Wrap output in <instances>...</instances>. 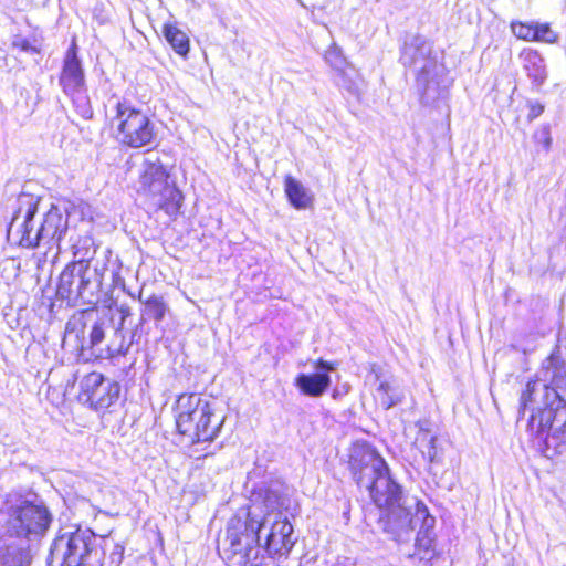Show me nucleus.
Returning <instances> with one entry per match:
<instances>
[{
    "label": "nucleus",
    "instance_id": "8",
    "mask_svg": "<svg viewBox=\"0 0 566 566\" xmlns=\"http://www.w3.org/2000/svg\"><path fill=\"white\" fill-rule=\"evenodd\" d=\"M115 111L112 122L116 126L115 137L120 145L140 148L155 140V124L145 113L134 108L126 101H118Z\"/></svg>",
    "mask_w": 566,
    "mask_h": 566
},
{
    "label": "nucleus",
    "instance_id": "1",
    "mask_svg": "<svg viewBox=\"0 0 566 566\" xmlns=\"http://www.w3.org/2000/svg\"><path fill=\"white\" fill-rule=\"evenodd\" d=\"M520 413L531 410L528 430L546 443L563 441L566 436V401L559 392L538 380L528 381L520 399Z\"/></svg>",
    "mask_w": 566,
    "mask_h": 566
},
{
    "label": "nucleus",
    "instance_id": "37",
    "mask_svg": "<svg viewBox=\"0 0 566 566\" xmlns=\"http://www.w3.org/2000/svg\"><path fill=\"white\" fill-rule=\"evenodd\" d=\"M118 312L120 313L119 326L123 327V324H124L125 319L132 315L130 308L127 305H120L118 307Z\"/></svg>",
    "mask_w": 566,
    "mask_h": 566
},
{
    "label": "nucleus",
    "instance_id": "13",
    "mask_svg": "<svg viewBox=\"0 0 566 566\" xmlns=\"http://www.w3.org/2000/svg\"><path fill=\"white\" fill-rule=\"evenodd\" d=\"M259 521L261 523V531L265 528L268 524L271 525L264 545L268 557L274 558L286 555L294 545L292 538L293 526L286 515L283 513L266 514L261 520L259 518Z\"/></svg>",
    "mask_w": 566,
    "mask_h": 566
},
{
    "label": "nucleus",
    "instance_id": "35",
    "mask_svg": "<svg viewBox=\"0 0 566 566\" xmlns=\"http://www.w3.org/2000/svg\"><path fill=\"white\" fill-rule=\"evenodd\" d=\"M528 118L534 119L538 117L544 112V106L539 102L530 101L528 102Z\"/></svg>",
    "mask_w": 566,
    "mask_h": 566
},
{
    "label": "nucleus",
    "instance_id": "17",
    "mask_svg": "<svg viewBox=\"0 0 566 566\" xmlns=\"http://www.w3.org/2000/svg\"><path fill=\"white\" fill-rule=\"evenodd\" d=\"M128 294L130 297L137 298L142 304L139 326H143L149 321H153L158 325V323H160L170 312L168 303L161 295L151 294L145 298L143 295V289L139 290L137 295L130 292Z\"/></svg>",
    "mask_w": 566,
    "mask_h": 566
},
{
    "label": "nucleus",
    "instance_id": "11",
    "mask_svg": "<svg viewBox=\"0 0 566 566\" xmlns=\"http://www.w3.org/2000/svg\"><path fill=\"white\" fill-rule=\"evenodd\" d=\"M52 516L48 509L23 501L10 509L9 527L19 537L42 536L49 528Z\"/></svg>",
    "mask_w": 566,
    "mask_h": 566
},
{
    "label": "nucleus",
    "instance_id": "5",
    "mask_svg": "<svg viewBox=\"0 0 566 566\" xmlns=\"http://www.w3.org/2000/svg\"><path fill=\"white\" fill-rule=\"evenodd\" d=\"M74 256L78 260L62 271L56 290L57 296L74 305L95 304L98 302L103 276L96 268L91 269L86 260L88 251L82 254L77 245H74Z\"/></svg>",
    "mask_w": 566,
    "mask_h": 566
},
{
    "label": "nucleus",
    "instance_id": "33",
    "mask_svg": "<svg viewBox=\"0 0 566 566\" xmlns=\"http://www.w3.org/2000/svg\"><path fill=\"white\" fill-rule=\"evenodd\" d=\"M535 140L541 144L545 151H548L552 146V136L548 127H543L534 134Z\"/></svg>",
    "mask_w": 566,
    "mask_h": 566
},
{
    "label": "nucleus",
    "instance_id": "23",
    "mask_svg": "<svg viewBox=\"0 0 566 566\" xmlns=\"http://www.w3.org/2000/svg\"><path fill=\"white\" fill-rule=\"evenodd\" d=\"M437 442V436L432 434L428 428H424L421 424L416 437V444L422 455L427 458L430 463H438L441 461V453Z\"/></svg>",
    "mask_w": 566,
    "mask_h": 566
},
{
    "label": "nucleus",
    "instance_id": "34",
    "mask_svg": "<svg viewBox=\"0 0 566 566\" xmlns=\"http://www.w3.org/2000/svg\"><path fill=\"white\" fill-rule=\"evenodd\" d=\"M534 340H535V337L534 336H531V339L528 340H523V339H516L512 345L511 347L514 349V350H517V352H522L523 354H528L531 352H533L535 349V344H534Z\"/></svg>",
    "mask_w": 566,
    "mask_h": 566
},
{
    "label": "nucleus",
    "instance_id": "16",
    "mask_svg": "<svg viewBox=\"0 0 566 566\" xmlns=\"http://www.w3.org/2000/svg\"><path fill=\"white\" fill-rule=\"evenodd\" d=\"M21 202H24L27 206L25 210L23 211L22 208L19 209L18 213L12 219L9 229H8V237L17 240V242L24 247V241L22 230H24V226L28 224L27 230H29V235L34 237L35 231L39 227V224L34 221V216L38 209V201L34 200L33 197L24 196L20 199Z\"/></svg>",
    "mask_w": 566,
    "mask_h": 566
},
{
    "label": "nucleus",
    "instance_id": "28",
    "mask_svg": "<svg viewBox=\"0 0 566 566\" xmlns=\"http://www.w3.org/2000/svg\"><path fill=\"white\" fill-rule=\"evenodd\" d=\"M432 542V535H421V533H419L415 544V552L410 557L423 562L424 564L430 563L436 556Z\"/></svg>",
    "mask_w": 566,
    "mask_h": 566
},
{
    "label": "nucleus",
    "instance_id": "30",
    "mask_svg": "<svg viewBox=\"0 0 566 566\" xmlns=\"http://www.w3.org/2000/svg\"><path fill=\"white\" fill-rule=\"evenodd\" d=\"M264 506L270 511L266 514L282 513L280 509L285 504L284 497L277 490L268 489L264 494Z\"/></svg>",
    "mask_w": 566,
    "mask_h": 566
},
{
    "label": "nucleus",
    "instance_id": "18",
    "mask_svg": "<svg viewBox=\"0 0 566 566\" xmlns=\"http://www.w3.org/2000/svg\"><path fill=\"white\" fill-rule=\"evenodd\" d=\"M542 375L544 381H539L542 384L549 381L552 385V387L547 385L549 389L558 392V389L566 388V361L562 358L559 353H553L545 359L542 367Z\"/></svg>",
    "mask_w": 566,
    "mask_h": 566
},
{
    "label": "nucleus",
    "instance_id": "7",
    "mask_svg": "<svg viewBox=\"0 0 566 566\" xmlns=\"http://www.w3.org/2000/svg\"><path fill=\"white\" fill-rule=\"evenodd\" d=\"M261 523L254 513H249L244 523V530L237 532L228 530L226 541L229 547L226 549L227 558L232 566H263L268 553L264 546L259 545Z\"/></svg>",
    "mask_w": 566,
    "mask_h": 566
},
{
    "label": "nucleus",
    "instance_id": "3",
    "mask_svg": "<svg viewBox=\"0 0 566 566\" xmlns=\"http://www.w3.org/2000/svg\"><path fill=\"white\" fill-rule=\"evenodd\" d=\"M400 61L416 74V84L422 103L429 105L442 96L447 88L446 69L438 62L429 40L416 35L406 41Z\"/></svg>",
    "mask_w": 566,
    "mask_h": 566
},
{
    "label": "nucleus",
    "instance_id": "29",
    "mask_svg": "<svg viewBox=\"0 0 566 566\" xmlns=\"http://www.w3.org/2000/svg\"><path fill=\"white\" fill-rule=\"evenodd\" d=\"M104 376L97 371H93L87 374L83 379L81 380L80 387L81 392L80 397L85 402L90 403L92 398L95 396V392L98 391L102 380Z\"/></svg>",
    "mask_w": 566,
    "mask_h": 566
},
{
    "label": "nucleus",
    "instance_id": "12",
    "mask_svg": "<svg viewBox=\"0 0 566 566\" xmlns=\"http://www.w3.org/2000/svg\"><path fill=\"white\" fill-rule=\"evenodd\" d=\"M28 224L29 223H27L24 230H22L23 235H25L23 238L24 248H35L41 243L49 247L56 245L59 248V243L67 230L66 217H64L63 211L54 205H52L44 214L34 237L29 235V230H27Z\"/></svg>",
    "mask_w": 566,
    "mask_h": 566
},
{
    "label": "nucleus",
    "instance_id": "27",
    "mask_svg": "<svg viewBox=\"0 0 566 566\" xmlns=\"http://www.w3.org/2000/svg\"><path fill=\"white\" fill-rule=\"evenodd\" d=\"M338 85L353 96H359L363 92V80L354 67L339 71Z\"/></svg>",
    "mask_w": 566,
    "mask_h": 566
},
{
    "label": "nucleus",
    "instance_id": "31",
    "mask_svg": "<svg viewBox=\"0 0 566 566\" xmlns=\"http://www.w3.org/2000/svg\"><path fill=\"white\" fill-rule=\"evenodd\" d=\"M557 40L558 34L551 29L549 24L535 22L534 41L552 44Z\"/></svg>",
    "mask_w": 566,
    "mask_h": 566
},
{
    "label": "nucleus",
    "instance_id": "20",
    "mask_svg": "<svg viewBox=\"0 0 566 566\" xmlns=\"http://www.w3.org/2000/svg\"><path fill=\"white\" fill-rule=\"evenodd\" d=\"M284 191L291 205L296 209H306L312 203L313 198L308 189L290 175L284 179Z\"/></svg>",
    "mask_w": 566,
    "mask_h": 566
},
{
    "label": "nucleus",
    "instance_id": "2",
    "mask_svg": "<svg viewBox=\"0 0 566 566\" xmlns=\"http://www.w3.org/2000/svg\"><path fill=\"white\" fill-rule=\"evenodd\" d=\"M349 468L357 485L365 488L377 506H400L402 491L389 475L385 460L368 444L357 443L350 449Z\"/></svg>",
    "mask_w": 566,
    "mask_h": 566
},
{
    "label": "nucleus",
    "instance_id": "25",
    "mask_svg": "<svg viewBox=\"0 0 566 566\" xmlns=\"http://www.w3.org/2000/svg\"><path fill=\"white\" fill-rule=\"evenodd\" d=\"M111 334L107 345L101 350L102 355L99 358H113L115 356L125 355L133 343L126 339L123 327L120 326L116 327L114 325Z\"/></svg>",
    "mask_w": 566,
    "mask_h": 566
},
{
    "label": "nucleus",
    "instance_id": "9",
    "mask_svg": "<svg viewBox=\"0 0 566 566\" xmlns=\"http://www.w3.org/2000/svg\"><path fill=\"white\" fill-rule=\"evenodd\" d=\"M77 51V44L73 41L63 59L59 84L63 93L71 98L77 114L84 119H90L93 116V109L87 94L85 72Z\"/></svg>",
    "mask_w": 566,
    "mask_h": 566
},
{
    "label": "nucleus",
    "instance_id": "21",
    "mask_svg": "<svg viewBox=\"0 0 566 566\" xmlns=\"http://www.w3.org/2000/svg\"><path fill=\"white\" fill-rule=\"evenodd\" d=\"M119 392V384L104 377L90 405L96 410L107 409L118 400Z\"/></svg>",
    "mask_w": 566,
    "mask_h": 566
},
{
    "label": "nucleus",
    "instance_id": "19",
    "mask_svg": "<svg viewBox=\"0 0 566 566\" xmlns=\"http://www.w3.org/2000/svg\"><path fill=\"white\" fill-rule=\"evenodd\" d=\"M113 328V318L106 313L97 317L90 326L88 348L96 357H101V350L107 345Z\"/></svg>",
    "mask_w": 566,
    "mask_h": 566
},
{
    "label": "nucleus",
    "instance_id": "4",
    "mask_svg": "<svg viewBox=\"0 0 566 566\" xmlns=\"http://www.w3.org/2000/svg\"><path fill=\"white\" fill-rule=\"evenodd\" d=\"M223 423L210 403L196 394L181 395L176 402V426L188 443L212 441Z\"/></svg>",
    "mask_w": 566,
    "mask_h": 566
},
{
    "label": "nucleus",
    "instance_id": "10",
    "mask_svg": "<svg viewBox=\"0 0 566 566\" xmlns=\"http://www.w3.org/2000/svg\"><path fill=\"white\" fill-rule=\"evenodd\" d=\"M95 535L90 530H77L54 539L51 547L53 559H60L61 566H84L94 548Z\"/></svg>",
    "mask_w": 566,
    "mask_h": 566
},
{
    "label": "nucleus",
    "instance_id": "22",
    "mask_svg": "<svg viewBox=\"0 0 566 566\" xmlns=\"http://www.w3.org/2000/svg\"><path fill=\"white\" fill-rule=\"evenodd\" d=\"M523 67L527 76L537 84H542L546 78V67L543 56L535 50L527 49L521 53Z\"/></svg>",
    "mask_w": 566,
    "mask_h": 566
},
{
    "label": "nucleus",
    "instance_id": "26",
    "mask_svg": "<svg viewBox=\"0 0 566 566\" xmlns=\"http://www.w3.org/2000/svg\"><path fill=\"white\" fill-rule=\"evenodd\" d=\"M163 33L167 42L171 45L177 54L184 57L187 56L190 49V43L188 35L184 31L178 29L176 25L165 24L163 28Z\"/></svg>",
    "mask_w": 566,
    "mask_h": 566
},
{
    "label": "nucleus",
    "instance_id": "24",
    "mask_svg": "<svg viewBox=\"0 0 566 566\" xmlns=\"http://www.w3.org/2000/svg\"><path fill=\"white\" fill-rule=\"evenodd\" d=\"M376 379L379 380V385L376 389L375 399L379 401L380 406L388 410L395 405L399 403L403 399V395L395 381L380 380L378 374L375 375Z\"/></svg>",
    "mask_w": 566,
    "mask_h": 566
},
{
    "label": "nucleus",
    "instance_id": "6",
    "mask_svg": "<svg viewBox=\"0 0 566 566\" xmlns=\"http://www.w3.org/2000/svg\"><path fill=\"white\" fill-rule=\"evenodd\" d=\"M137 192L154 209L164 210L168 216L179 212L182 193L168 181V175L159 161L145 160L139 170Z\"/></svg>",
    "mask_w": 566,
    "mask_h": 566
},
{
    "label": "nucleus",
    "instance_id": "14",
    "mask_svg": "<svg viewBox=\"0 0 566 566\" xmlns=\"http://www.w3.org/2000/svg\"><path fill=\"white\" fill-rule=\"evenodd\" d=\"M416 504L417 512L415 516H412L410 509L406 506L403 497L400 500V506L398 504L395 505V514L392 507L388 509L389 523L397 522L400 527V533L396 536L398 542L405 539L403 534H410L419 520H422V527L424 528L423 533L420 532L421 535H431L430 530L433 528L436 520L429 515L427 507L422 503L417 502Z\"/></svg>",
    "mask_w": 566,
    "mask_h": 566
},
{
    "label": "nucleus",
    "instance_id": "36",
    "mask_svg": "<svg viewBox=\"0 0 566 566\" xmlns=\"http://www.w3.org/2000/svg\"><path fill=\"white\" fill-rule=\"evenodd\" d=\"M13 45L20 48L24 52H34L35 49L25 40V39H17L13 42Z\"/></svg>",
    "mask_w": 566,
    "mask_h": 566
},
{
    "label": "nucleus",
    "instance_id": "15",
    "mask_svg": "<svg viewBox=\"0 0 566 566\" xmlns=\"http://www.w3.org/2000/svg\"><path fill=\"white\" fill-rule=\"evenodd\" d=\"M314 368L317 370L315 374H300L295 379V386L306 396L321 397L331 385V377L327 371L335 370L336 365L318 359L315 361Z\"/></svg>",
    "mask_w": 566,
    "mask_h": 566
},
{
    "label": "nucleus",
    "instance_id": "32",
    "mask_svg": "<svg viewBox=\"0 0 566 566\" xmlns=\"http://www.w3.org/2000/svg\"><path fill=\"white\" fill-rule=\"evenodd\" d=\"M511 30H512L513 34L521 40L534 41L535 22H532V23L512 22Z\"/></svg>",
    "mask_w": 566,
    "mask_h": 566
},
{
    "label": "nucleus",
    "instance_id": "38",
    "mask_svg": "<svg viewBox=\"0 0 566 566\" xmlns=\"http://www.w3.org/2000/svg\"><path fill=\"white\" fill-rule=\"evenodd\" d=\"M83 242H84V244H86V243H91V239H84V241H83Z\"/></svg>",
    "mask_w": 566,
    "mask_h": 566
}]
</instances>
